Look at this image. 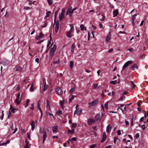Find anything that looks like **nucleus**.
<instances>
[{"label":"nucleus","instance_id":"338daca9","mask_svg":"<svg viewBox=\"0 0 148 148\" xmlns=\"http://www.w3.org/2000/svg\"><path fill=\"white\" fill-rule=\"evenodd\" d=\"M35 61L37 63H39V59L38 58H37L35 59Z\"/></svg>","mask_w":148,"mask_h":148},{"label":"nucleus","instance_id":"20e7f679","mask_svg":"<svg viewBox=\"0 0 148 148\" xmlns=\"http://www.w3.org/2000/svg\"><path fill=\"white\" fill-rule=\"evenodd\" d=\"M98 103V101L97 100H95L92 101L91 103H88V106L89 107H90L91 106H94L96 105H97Z\"/></svg>","mask_w":148,"mask_h":148},{"label":"nucleus","instance_id":"e2e57ef3","mask_svg":"<svg viewBox=\"0 0 148 148\" xmlns=\"http://www.w3.org/2000/svg\"><path fill=\"white\" fill-rule=\"evenodd\" d=\"M59 63V60H58L57 61H54L53 62V64H57V63Z\"/></svg>","mask_w":148,"mask_h":148},{"label":"nucleus","instance_id":"c03bdc74","mask_svg":"<svg viewBox=\"0 0 148 148\" xmlns=\"http://www.w3.org/2000/svg\"><path fill=\"white\" fill-rule=\"evenodd\" d=\"M107 137L106 134L105 132H103V138H105L106 139Z\"/></svg>","mask_w":148,"mask_h":148},{"label":"nucleus","instance_id":"052dcab7","mask_svg":"<svg viewBox=\"0 0 148 148\" xmlns=\"http://www.w3.org/2000/svg\"><path fill=\"white\" fill-rule=\"evenodd\" d=\"M144 117H142L140 119V122H142V121H143L144 120Z\"/></svg>","mask_w":148,"mask_h":148},{"label":"nucleus","instance_id":"423d86ee","mask_svg":"<svg viewBox=\"0 0 148 148\" xmlns=\"http://www.w3.org/2000/svg\"><path fill=\"white\" fill-rule=\"evenodd\" d=\"M56 90L58 95H61L62 93V91L61 89L59 87H57L56 88Z\"/></svg>","mask_w":148,"mask_h":148},{"label":"nucleus","instance_id":"4d7b16f0","mask_svg":"<svg viewBox=\"0 0 148 148\" xmlns=\"http://www.w3.org/2000/svg\"><path fill=\"white\" fill-rule=\"evenodd\" d=\"M101 16H102V18H101L100 19V20L101 21H103L105 19V17L103 15H101Z\"/></svg>","mask_w":148,"mask_h":148},{"label":"nucleus","instance_id":"e433bc0d","mask_svg":"<svg viewBox=\"0 0 148 148\" xmlns=\"http://www.w3.org/2000/svg\"><path fill=\"white\" fill-rule=\"evenodd\" d=\"M108 102H106L104 104V106L106 109H108Z\"/></svg>","mask_w":148,"mask_h":148},{"label":"nucleus","instance_id":"49530a36","mask_svg":"<svg viewBox=\"0 0 148 148\" xmlns=\"http://www.w3.org/2000/svg\"><path fill=\"white\" fill-rule=\"evenodd\" d=\"M26 102H27V103H26V105L25 106V107H26L28 106V103L29 102V99H27V100Z\"/></svg>","mask_w":148,"mask_h":148},{"label":"nucleus","instance_id":"b1692460","mask_svg":"<svg viewBox=\"0 0 148 148\" xmlns=\"http://www.w3.org/2000/svg\"><path fill=\"white\" fill-rule=\"evenodd\" d=\"M111 129V127L110 126V125H108L107 126V128H106V131L108 133L110 131V129Z\"/></svg>","mask_w":148,"mask_h":148},{"label":"nucleus","instance_id":"09e8293b","mask_svg":"<svg viewBox=\"0 0 148 148\" xmlns=\"http://www.w3.org/2000/svg\"><path fill=\"white\" fill-rule=\"evenodd\" d=\"M3 112H4V111L3 110H2V115H1V119L2 120H3V116H4V114L3 113Z\"/></svg>","mask_w":148,"mask_h":148},{"label":"nucleus","instance_id":"ddd939ff","mask_svg":"<svg viewBox=\"0 0 148 148\" xmlns=\"http://www.w3.org/2000/svg\"><path fill=\"white\" fill-rule=\"evenodd\" d=\"M118 10L116 9L113 11V17L116 16L118 14Z\"/></svg>","mask_w":148,"mask_h":148},{"label":"nucleus","instance_id":"7c9ffc66","mask_svg":"<svg viewBox=\"0 0 148 148\" xmlns=\"http://www.w3.org/2000/svg\"><path fill=\"white\" fill-rule=\"evenodd\" d=\"M64 14H60L59 15V18L60 21H61V20H62V18L64 17Z\"/></svg>","mask_w":148,"mask_h":148},{"label":"nucleus","instance_id":"aec40b11","mask_svg":"<svg viewBox=\"0 0 148 148\" xmlns=\"http://www.w3.org/2000/svg\"><path fill=\"white\" fill-rule=\"evenodd\" d=\"M75 47V44L74 43H73L72 45L71 48V51L72 52V53H73Z\"/></svg>","mask_w":148,"mask_h":148},{"label":"nucleus","instance_id":"39448f33","mask_svg":"<svg viewBox=\"0 0 148 148\" xmlns=\"http://www.w3.org/2000/svg\"><path fill=\"white\" fill-rule=\"evenodd\" d=\"M111 35L110 32H109L106 38V41L110 42L111 39Z\"/></svg>","mask_w":148,"mask_h":148},{"label":"nucleus","instance_id":"4c0bfd02","mask_svg":"<svg viewBox=\"0 0 148 148\" xmlns=\"http://www.w3.org/2000/svg\"><path fill=\"white\" fill-rule=\"evenodd\" d=\"M53 0H47L49 4V5H51L53 3Z\"/></svg>","mask_w":148,"mask_h":148},{"label":"nucleus","instance_id":"6e6d98bb","mask_svg":"<svg viewBox=\"0 0 148 148\" xmlns=\"http://www.w3.org/2000/svg\"><path fill=\"white\" fill-rule=\"evenodd\" d=\"M62 113V112L60 110H58L57 112H56V114L58 115H60V114H61Z\"/></svg>","mask_w":148,"mask_h":148},{"label":"nucleus","instance_id":"dca6fc26","mask_svg":"<svg viewBox=\"0 0 148 148\" xmlns=\"http://www.w3.org/2000/svg\"><path fill=\"white\" fill-rule=\"evenodd\" d=\"M58 127L55 126H53L52 127V131L53 132H56L58 130Z\"/></svg>","mask_w":148,"mask_h":148},{"label":"nucleus","instance_id":"8fccbe9b","mask_svg":"<svg viewBox=\"0 0 148 148\" xmlns=\"http://www.w3.org/2000/svg\"><path fill=\"white\" fill-rule=\"evenodd\" d=\"M30 108L32 110H34V104L33 103L32 104Z\"/></svg>","mask_w":148,"mask_h":148},{"label":"nucleus","instance_id":"79ce46f5","mask_svg":"<svg viewBox=\"0 0 148 148\" xmlns=\"http://www.w3.org/2000/svg\"><path fill=\"white\" fill-rule=\"evenodd\" d=\"M64 101H61V102H60V105H61V107L62 108H63V104L64 103Z\"/></svg>","mask_w":148,"mask_h":148},{"label":"nucleus","instance_id":"5701e85b","mask_svg":"<svg viewBox=\"0 0 148 148\" xmlns=\"http://www.w3.org/2000/svg\"><path fill=\"white\" fill-rule=\"evenodd\" d=\"M69 102L70 103L71 101L72 100L74 99V97L73 95H70L69 96Z\"/></svg>","mask_w":148,"mask_h":148},{"label":"nucleus","instance_id":"f704fd0d","mask_svg":"<svg viewBox=\"0 0 148 148\" xmlns=\"http://www.w3.org/2000/svg\"><path fill=\"white\" fill-rule=\"evenodd\" d=\"M15 102L18 105L20 103V101L19 100V99H16L15 100Z\"/></svg>","mask_w":148,"mask_h":148},{"label":"nucleus","instance_id":"a19ab883","mask_svg":"<svg viewBox=\"0 0 148 148\" xmlns=\"http://www.w3.org/2000/svg\"><path fill=\"white\" fill-rule=\"evenodd\" d=\"M80 27L81 30H83L84 29V26L83 24L81 25L80 26Z\"/></svg>","mask_w":148,"mask_h":148},{"label":"nucleus","instance_id":"f03ea898","mask_svg":"<svg viewBox=\"0 0 148 148\" xmlns=\"http://www.w3.org/2000/svg\"><path fill=\"white\" fill-rule=\"evenodd\" d=\"M132 62L131 60H129L126 62L124 65L122 67V71H123L125 68L127 67L130 64L132 63Z\"/></svg>","mask_w":148,"mask_h":148},{"label":"nucleus","instance_id":"9b49d317","mask_svg":"<svg viewBox=\"0 0 148 148\" xmlns=\"http://www.w3.org/2000/svg\"><path fill=\"white\" fill-rule=\"evenodd\" d=\"M43 34L42 32H41L39 36H37L36 37V39L37 40H38L40 39H41V38H42L43 37Z\"/></svg>","mask_w":148,"mask_h":148},{"label":"nucleus","instance_id":"f257e3e1","mask_svg":"<svg viewBox=\"0 0 148 148\" xmlns=\"http://www.w3.org/2000/svg\"><path fill=\"white\" fill-rule=\"evenodd\" d=\"M56 48V46L54 45L53 48H51L50 51L49 56L52 57L54 55Z\"/></svg>","mask_w":148,"mask_h":148},{"label":"nucleus","instance_id":"680f3d73","mask_svg":"<svg viewBox=\"0 0 148 148\" xmlns=\"http://www.w3.org/2000/svg\"><path fill=\"white\" fill-rule=\"evenodd\" d=\"M64 8H63L62 9V11L61 12L60 14H64Z\"/></svg>","mask_w":148,"mask_h":148},{"label":"nucleus","instance_id":"412c9836","mask_svg":"<svg viewBox=\"0 0 148 148\" xmlns=\"http://www.w3.org/2000/svg\"><path fill=\"white\" fill-rule=\"evenodd\" d=\"M95 118L97 120H101V117L100 118V115L99 114H97L95 116Z\"/></svg>","mask_w":148,"mask_h":148},{"label":"nucleus","instance_id":"a878e982","mask_svg":"<svg viewBox=\"0 0 148 148\" xmlns=\"http://www.w3.org/2000/svg\"><path fill=\"white\" fill-rule=\"evenodd\" d=\"M70 26L71 27V29L69 32H71L73 33L74 31L73 26L72 24Z\"/></svg>","mask_w":148,"mask_h":148},{"label":"nucleus","instance_id":"c9c22d12","mask_svg":"<svg viewBox=\"0 0 148 148\" xmlns=\"http://www.w3.org/2000/svg\"><path fill=\"white\" fill-rule=\"evenodd\" d=\"M51 12L50 11H48L46 12V15L45 16V17L47 18L48 17L50 14Z\"/></svg>","mask_w":148,"mask_h":148},{"label":"nucleus","instance_id":"774afa93","mask_svg":"<svg viewBox=\"0 0 148 148\" xmlns=\"http://www.w3.org/2000/svg\"><path fill=\"white\" fill-rule=\"evenodd\" d=\"M135 136L136 138H138L139 136V135L138 133L136 134Z\"/></svg>","mask_w":148,"mask_h":148},{"label":"nucleus","instance_id":"bf43d9fd","mask_svg":"<svg viewBox=\"0 0 148 148\" xmlns=\"http://www.w3.org/2000/svg\"><path fill=\"white\" fill-rule=\"evenodd\" d=\"M24 9L27 10L28 9H31V8L29 7L26 6L24 7Z\"/></svg>","mask_w":148,"mask_h":148},{"label":"nucleus","instance_id":"4468645a","mask_svg":"<svg viewBox=\"0 0 148 148\" xmlns=\"http://www.w3.org/2000/svg\"><path fill=\"white\" fill-rule=\"evenodd\" d=\"M74 86L73 87L71 88L69 91V92L70 93H71L72 92H73L76 89V86L75 84H73Z\"/></svg>","mask_w":148,"mask_h":148},{"label":"nucleus","instance_id":"58836bf2","mask_svg":"<svg viewBox=\"0 0 148 148\" xmlns=\"http://www.w3.org/2000/svg\"><path fill=\"white\" fill-rule=\"evenodd\" d=\"M51 34L50 35V39L49 40V41H48V43L47 44L48 47L51 44L50 41L51 39Z\"/></svg>","mask_w":148,"mask_h":148},{"label":"nucleus","instance_id":"1a4fd4ad","mask_svg":"<svg viewBox=\"0 0 148 148\" xmlns=\"http://www.w3.org/2000/svg\"><path fill=\"white\" fill-rule=\"evenodd\" d=\"M137 14H136L134 15H133L132 17V23L133 26H134V20L136 18V16L137 15Z\"/></svg>","mask_w":148,"mask_h":148},{"label":"nucleus","instance_id":"7ed1b4c3","mask_svg":"<svg viewBox=\"0 0 148 148\" xmlns=\"http://www.w3.org/2000/svg\"><path fill=\"white\" fill-rule=\"evenodd\" d=\"M41 133L43 134V143H44V141L46 140L47 135L46 132L45 130L42 131Z\"/></svg>","mask_w":148,"mask_h":148},{"label":"nucleus","instance_id":"f8f14e48","mask_svg":"<svg viewBox=\"0 0 148 148\" xmlns=\"http://www.w3.org/2000/svg\"><path fill=\"white\" fill-rule=\"evenodd\" d=\"M35 122L34 121H32L31 123V129L32 130H34L35 127Z\"/></svg>","mask_w":148,"mask_h":148},{"label":"nucleus","instance_id":"9d476101","mask_svg":"<svg viewBox=\"0 0 148 148\" xmlns=\"http://www.w3.org/2000/svg\"><path fill=\"white\" fill-rule=\"evenodd\" d=\"M132 70H134L135 69H138V67L136 64H134L130 68Z\"/></svg>","mask_w":148,"mask_h":148},{"label":"nucleus","instance_id":"de8ad7c7","mask_svg":"<svg viewBox=\"0 0 148 148\" xmlns=\"http://www.w3.org/2000/svg\"><path fill=\"white\" fill-rule=\"evenodd\" d=\"M113 51V48H110V49L108 51V52L109 53H111Z\"/></svg>","mask_w":148,"mask_h":148},{"label":"nucleus","instance_id":"5fc2aeb1","mask_svg":"<svg viewBox=\"0 0 148 148\" xmlns=\"http://www.w3.org/2000/svg\"><path fill=\"white\" fill-rule=\"evenodd\" d=\"M127 50H128L129 51H130L132 52H133L134 51V50L132 48H130V49H127Z\"/></svg>","mask_w":148,"mask_h":148},{"label":"nucleus","instance_id":"69168bd1","mask_svg":"<svg viewBox=\"0 0 148 148\" xmlns=\"http://www.w3.org/2000/svg\"><path fill=\"white\" fill-rule=\"evenodd\" d=\"M40 101L39 100L38 102V107L39 108L40 107Z\"/></svg>","mask_w":148,"mask_h":148},{"label":"nucleus","instance_id":"2f4dec72","mask_svg":"<svg viewBox=\"0 0 148 148\" xmlns=\"http://www.w3.org/2000/svg\"><path fill=\"white\" fill-rule=\"evenodd\" d=\"M26 145L25 146V148H29V143L26 140L25 141Z\"/></svg>","mask_w":148,"mask_h":148},{"label":"nucleus","instance_id":"6e6552de","mask_svg":"<svg viewBox=\"0 0 148 148\" xmlns=\"http://www.w3.org/2000/svg\"><path fill=\"white\" fill-rule=\"evenodd\" d=\"M95 121L94 119H90L88 120L87 123L88 125H91L92 124L94 123Z\"/></svg>","mask_w":148,"mask_h":148},{"label":"nucleus","instance_id":"2eb2a0df","mask_svg":"<svg viewBox=\"0 0 148 148\" xmlns=\"http://www.w3.org/2000/svg\"><path fill=\"white\" fill-rule=\"evenodd\" d=\"M46 102H47V105H46V108H47V109H48L50 110H51L50 106V102L48 100H47L46 101Z\"/></svg>","mask_w":148,"mask_h":148},{"label":"nucleus","instance_id":"f3484780","mask_svg":"<svg viewBox=\"0 0 148 148\" xmlns=\"http://www.w3.org/2000/svg\"><path fill=\"white\" fill-rule=\"evenodd\" d=\"M72 32H69L66 34V36L69 38H71L73 36Z\"/></svg>","mask_w":148,"mask_h":148},{"label":"nucleus","instance_id":"473e14b6","mask_svg":"<svg viewBox=\"0 0 148 148\" xmlns=\"http://www.w3.org/2000/svg\"><path fill=\"white\" fill-rule=\"evenodd\" d=\"M22 67L20 66H19L17 68V69L15 71H22Z\"/></svg>","mask_w":148,"mask_h":148},{"label":"nucleus","instance_id":"72a5a7b5","mask_svg":"<svg viewBox=\"0 0 148 148\" xmlns=\"http://www.w3.org/2000/svg\"><path fill=\"white\" fill-rule=\"evenodd\" d=\"M70 67L71 68H72L73 67L74 65V63L72 61H71L70 62Z\"/></svg>","mask_w":148,"mask_h":148},{"label":"nucleus","instance_id":"a18cd8bd","mask_svg":"<svg viewBox=\"0 0 148 148\" xmlns=\"http://www.w3.org/2000/svg\"><path fill=\"white\" fill-rule=\"evenodd\" d=\"M110 83L113 84H115L116 83V80L111 81Z\"/></svg>","mask_w":148,"mask_h":148},{"label":"nucleus","instance_id":"393cba45","mask_svg":"<svg viewBox=\"0 0 148 148\" xmlns=\"http://www.w3.org/2000/svg\"><path fill=\"white\" fill-rule=\"evenodd\" d=\"M48 86L46 84H43V90L44 91H46L47 89Z\"/></svg>","mask_w":148,"mask_h":148},{"label":"nucleus","instance_id":"37998d69","mask_svg":"<svg viewBox=\"0 0 148 148\" xmlns=\"http://www.w3.org/2000/svg\"><path fill=\"white\" fill-rule=\"evenodd\" d=\"M77 126V123H73L72 124V127L75 128Z\"/></svg>","mask_w":148,"mask_h":148},{"label":"nucleus","instance_id":"4be33fe9","mask_svg":"<svg viewBox=\"0 0 148 148\" xmlns=\"http://www.w3.org/2000/svg\"><path fill=\"white\" fill-rule=\"evenodd\" d=\"M58 11L59 10H58L56 11L55 12L54 19V23L56 22V18L58 15Z\"/></svg>","mask_w":148,"mask_h":148},{"label":"nucleus","instance_id":"ea45409f","mask_svg":"<svg viewBox=\"0 0 148 148\" xmlns=\"http://www.w3.org/2000/svg\"><path fill=\"white\" fill-rule=\"evenodd\" d=\"M125 96L124 95H123L119 99V100L120 101H121L125 99Z\"/></svg>","mask_w":148,"mask_h":148},{"label":"nucleus","instance_id":"6ab92c4d","mask_svg":"<svg viewBox=\"0 0 148 148\" xmlns=\"http://www.w3.org/2000/svg\"><path fill=\"white\" fill-rule=\"evenodd\" d=\"M93 88L95 89H98L99 88V87L98 86V84H95L93 85Z\"/></svg>","mask_w":148,"mask_h":148},{"label":"nucleus","instance_id":"c756f323","mask_svg":"<svg viewBox=\"0 0 148 148\" xmlns=\"http://www.w3.org/2000/svg\"><path fill=\"white\" fill-rule=\"evenodd\" d=\"M75 132L74 129H73L71 130H68V132L69 134L71 133V134H72L74 133Z\"/></svg>","mask_w":148,"mask_h":148},{"label":"nucleus","instance_id":"3c124183","mask_svg":"<svg viewBox=\"0 0 148 148\" xmlns=\"http://www.w3.org/2000/svg\"><path fill=\"white\" fill-rule=\"evenodd\" d=\"M96 145L95 144H93L90 147V148H94L96 147Z\"/></svg>","mask_w":148,"mask_h":148},{"label":"nucleus","instance_id":"c85d7f7f","mask_svg":"<svg viewBox=\"0 0 148 148\" xmlns=\"http://www.w3.org/2000/svg\"><path fill=\"white\" fill-rule=\"evenodd\" d=\"M10 110H11V112L13 113L14 112V110H17V109L14 108L11 105L10 106Z\"/></svg>","mask_w":148,"mask_h":148},{"label":"nucleus","instance_id":"a211bd4d","mask_svg":"<svg viewBox=\"0 0 148 148\" xmlns=\"http://www.w3.org/2000/svg\"><path fill=\"white\" fill-rule=\"evenodd\" d=\"M72 9V7H71L70 6L69 7L66 13V15H68L69 14H70L71 12Z\"/></svg>","mask_w":148,"mask_h":148},{"label":"nucleus","instance_id":"864d4df0","mask_svg":"<svg viewBox=\"0 0 148 148\" xmlns=\"http://www.w3.org/2000/svg\"><path fill=\"white\" fill-rule=\"evenodd\" d=\"M11 112H10V110H9V113H8V118H9L10 116H11Z\"/></svg>","mask_w":148,"mask_h":148},{"label":"nucleus","instance_id":"cd10ccee","mask_svg":"<svg viewBox=\"0 0 148 148\" xmlns=\"http://www.w3.org/2000/svg\"><path fill=\"white\" fill-rule=\"evenodd\" d=\"M34 90L33 84H32L30 88V91L31 92L33 91Z\"/></svg>","mask_w":148,"mask_h":148},{"label":"nucleus","instance_id":"0e129e2a","mask_svg":"<svg viewBox=\"0 0 148 148\" xmlns=\"http://www.w3.org/2000/svg\"><path fill=\"white\" fill-rule=\"evenodd\" d=\"M21 131L23 133H25L26 132V131L25 130V129H21Z\"/></svg>","mask_w":148,"mask_h":148},{"label":"nucleus","instance_id":"bb28decb","mask_svg":"<svg viewBox=\"0 0 148 148\" xmlns=\"http://www.w3.org/2000/svg\"><path fill=\"white\" fill-rule=\"evenodd\" d=\"M79 109L76 110L74 112V115L76 114L77 115H79Z\"/></svg>","mask_w":148,"mask_h":148},{"label":"nucleus","instance_id":"0eeeda50","mask_svg":"<svg viewBox=\"0 0 148 148\" xmlns=\"http://www.w3.org/2000/svg\"><path fill=\"white\" fill-rule=\"evenodd\" d=\"M59 21H57L56 22L55 27V30L56 32H57L59 28Z\"/></svg>","mask_w":148,"mask_h":148},{"label":"nucleus","instance_id":"13d9d810","mask_svg":"<svg viewBox=\"0 0 148 148\" xmlns=\"http://www.w3.org/2000/svg\"><path fill=\"white\" fill-rule=\"evenodd\" d=\"M117 133L118 135H121V132L120 130H118L117 132Z\"/></svg>","mask_w":148,"mask_h":148},{"label":"nucleus","instance_id":"603ef678","mask_svg":"<svg viewBox=\"0 0 148 148\" xmlns=\"http://www.w3.org/2000/svg\"><path fill=\"white\" fill-rule=\"evenodd\" d=\"M131 83L132 84V87L134 88L135 86V85L134 83V82L132 81H131Z\"/></svg>","mask_w":148,"mask_h":148}]
</instances>
